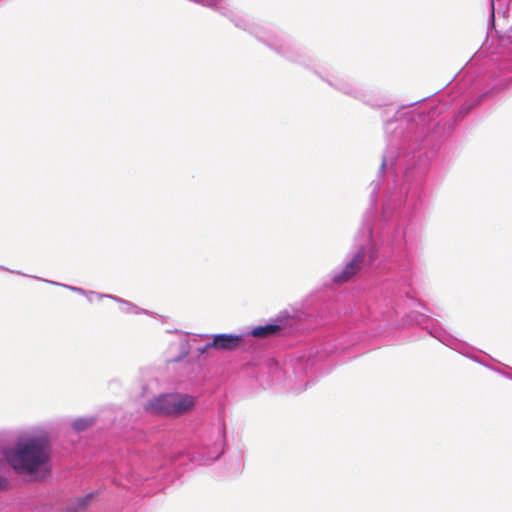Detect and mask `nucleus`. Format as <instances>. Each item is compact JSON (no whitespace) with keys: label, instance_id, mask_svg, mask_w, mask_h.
Masks as SVG:
<instances>
[{"label":"nucleus","instance_id":"obj_6","mask_svg":"<svg viewBox=\"0 0 512 512\" xmlns=\"http://www.w3.org/2000/svg\"><path fill=\"white\" fill-rule=\"evenodd\" d=\"M429 333L447 347L457 351L458 353L476 362L482 363L474 354L476 352V349L469 345L468 343L455 338L454 336L450 335L449 333L441 329L432 328L429 331Z\"/></svg>","mask_w":512,"mask_h":512},{"label":"nucleus","instance_id":"obj_8","mask_svg":"<svg viewBox=\"0 0 512 512\" xmlns=\"http://www.w3.org/2000/svg\"><path fill=\"white\" fill-rule=\"evenodd\" d=\"M287 320H289V317H286L285 319L279 317L272 323L254 327L250 331L244 332V334H246V337L253 336L259 339L274 337L277 336L284 327H286L285 322Z\"/></svg>","mask_w":512,"mask_h":512},{"label":"nucleus","instance_id":"obj_16","mask_svg":"<svg viewBox=\"0 0 512 512\" xmlns=\"http://www.w3.org/2000/svg\"><path fill=\"white\" fill-rule=\"evenodd\" d=\"M427 320V316L421 313H415L413 315V321H415L417 324H423Z\"/></svg>","mask_w":512,"mask_h":512},{"label":"nucleus","instance_id":"obj_21","mask_svg":"<svg viewBox=\"0 0 512 512\" xmlns=\"http://www.w3.org/2000/svg\"><path fill=\"white\" fill-rule=\"evenodd\" d=\"M508 39H509V41L512 43V27H511V28H510V30H509Z\"/></svg>","mask_w":512,"mask_h":512},{"label":"nucleus","instance_id":"obj_4","mask_svg":"<svg viewBox=\"0 0 512 512\" xmlns=\"http://www.w3.org/2000/svg\"><path fill=\"white\" fill-rule=\"evenodd\" d=\"M197 403V397L180 392L161 393L150 398L144 409L152 414L166 417H181L191 412Z\"/></svg>","mask_w":512,"mask_h":512},{"label":"nucleus","instance_id":"obj_10","mask_svg":"<svg viewBox=\"0 0 512 512\" xmlns=\"http://www.w3.org/2000/svg\"><path fill=\"white\" fill-rule=\"evenodd\" d=\"M107 298H111L114 301L120 303V310H121V312H123L125 314H146V315H151V313L148 310L141 309L137 305H135V304H133V303H131L129 301H126V300H124L122 298H119L117 296L108 295Z\"/></svg>","mask_w":512,"mask_h":512},{"label":"nucleus","instance_id":"obj_22","mask_svg":"<svg viewBox=\"0 0 512 512\" xmlns=\"http://www.w3.org/2000/svg\"><path fill=\"white\" fill-rule=\"evenodd\" d=\"M0 269L9 271V269L2 267V266H0Z\"/></svg>","mask_w":512,"mask_h":512},{"label":"nucleus","instance_id":"obj_19","mask_svg":"<svg viewBox=\"0 0 512 512\" xmlns=\"http://www.w3.org/2000/svg\"><path fill=\"white\" fill-rule=\"evenodd\" d=\"M403 281H404V288H403V292H404L406 295H408V294H409L408 288H409L410 284H409V280H408V278H407V276H406V275L404 276Z\"/></svg>","mask_w":512,"mask_h":512},{"label":"nucleus","instance_id":"obj_17","mask_svg":"<svg viewBox=\"0 0 512 512\" xmlns=\"http://www.w3.org/2000/svg\"><path fill=\"white\" fill-rule=\"evenodd\" d=\"M211 348L214 349V346H210V342H208L204 346L198 347L197 351H198L199 354H204V353H206Z\"/></svg>","mask_w":512,"mask_h":512},{"label":"nucleus","instance_id":"obj_1","mask_svg":"<svg viewBox=\"0 0 512 512\" xmlns=\"http://www.w3.org/2000/svg\"><path fill=\"white\" fill-rule=\"evenodd\" d=\"M414 105L399 108L384 121L386 149L378 176L369 186L371 204L377 201L383 173L393 176V186L386 191L378 222L373 227L363 224L343 267L330 273L333 284H345L373 267L385 248L396 257L400 273L412 269L409 250L419 240L420 228L410 214L423 200V171H410L409 165L425 163L439 145L437 132L431 128V112H419Z\"/></svg>","mask_w":512,"mask_h":512},{"label":"nucleus","instance_id":"obj_15","mask_svg":"<svg viewBox=\"0 0 512 512\" xmlns=\"http://www.w3.org/2000/svg\"><path fill=\"white\" fill-rule=\"evenodd\" d=\"M477 103H474V104H470V103H465L461 106V108L459 109L458 111V115H457V118H463L466 114L469 113V111L472 109V107L474 105H476Z\"/></svg>","mask_w":512,"mask_h":512},{"label":"nucleus","instance_id":"obj_20","mask_svg":"<svg viewBox=\"0 0 512 512\" xmlns=\"http://www.w3.org/2000/svg\"><path fill=\"white\" fill-rule=\"evenodd\" d=\"M89 302H93L94 300H99L96 296H86Z\"/></svg>","mask_w":512,"mask_h":512},{"label":"nucleus","instance_id":"obj_18","mask_svg":"<svg viewBox=\"0 0 512 512\" xmlns=\"http://www.w3.org/2000/svg\"><path fill=\"white\" fill-rule=\"evenodd\" d=\"M9 486V481L7 478L0 476V490H5Z\"/></svg>","mask_w":512,"mask_h":512},{"label":"nucleus","instance_id":"obj_9","mask_svg":"<svg viewBox=\"0 0 512 512\" xmlns=\"http://www.w3.org/2000/svg\"><path fill=\"white\" fill-rule=\"evenodd\" d=\"M246 334H215L213 335L210 346L216 350H234L244 341Z\"/></svg>","mask_w":512,"mask_h":512},{"label":"nucleus","instance_id":"obj_3","mask_svg":"<svg viewBox=\"0 0 512 512\" xmlns=\"http://www.w3.org/2000/svg\"><path fill=\"white\" fill-rule=\"evenodd\" d=\"M8 464L20 474H34L50 460L48 441L44 437H31L18 441L5 452Z\"/></svg>","mask_w":512,"mask_h":512},{"label":"nucleus","instance_id":"obj_13","mask_svg":"<svg viewBox=\"0 0 512 512\" xmlns=\"http://www.w3.org/2000/svg\"><path fill=\"white\" fill-rule=\"evenodd\" d=\"M93 423H94L93 418H89V417L78 418L72 422V428L75 431L80 432V431H84L87 428H89L90 426H92Z\"/></svg>","mask_w":512,"mask_h":512},{"label":"nucleus","instance_id":"obj_5","mask_svg":"<svg viewBox=\"0 0 512 512\" xmlns=\"http://www.w3.org/2000/svg\"><path fill=\"white\" fill-rule=\"evenodd\" d=\"M223 447L224 429L218 426L201 439L200 448L193 456V460L200 464L213 462L220 457Z\"/></svg>","mask_w":512,"mask_h":512},{"label":"nucleus","instance_id":"obj_12","mask_svg":"<svg viewBox=\"0 0 512 512\" xmlns=\"http://www.w3.org/2000/svg\"><path fill=\"white\" fill-rule=\"evenodd\" d=\"M92 497H93L92 494H88L84 497L76 498L69 502L68 509L71 512H79V511L83 510L88 505V503L92 500Z\"/></svg>","mask_w":512,"mask_h":512},{"label":"nucleus","instance_id":"obj_7","mask_svg":"<svg viewBox=\"0 0 512 512\" xmlns=\"http://www.w3.org/2000/svg\"><path fill=\"white\" fill-rule=\"evenodd\" d=\"M197 4L213 9L240 29L247 30L249 27V19L244 13L231 9L229 6L219 5L217 0H198Z\"/></svg>","mask_w":512,"mask_h":512},{"label":"nucleus","instance_id":"obj_2","mask_svg":"<svg viewBox=\"0 0 512 512\" xmlns=\"http://www.w3.org/2000/svg\"><path fill=\"white\" fill-rule=\"evenodd\" d=\"M264 43L285 59L313 69L319 77L336 90L356 99L364 100V89L343 72L333 67H322L315 63L309 52L286 34H273Z\"/></svg>","mask_w":512,"mask_h":512},{"label":"nucleus","instance_id":"obj_11","mask_svg":"<svg viewBox=\"0 0 512 512\" xmlns=\"http://www.w3.org/2000/svg\"><path fill=\"white\" fill-rule=\"evenodd\" d=\"M47 283H50L52 285H59V286H62L68 290H71L77 294H80V295H84V296H96L98 299H103V298H106L108 297V294H101V293H98V292H95V291H87L83 288H80V287H76V286H71V285H67V284H61V283H58V282H54V281H50V280H45Z\"/></svg>","mask_w":512,"mask_h":512},{"label":"nucleus","instance_id":"obj_14","mask_svg":"<svg viewBox=\"0 0 512 512\" xmlns=\"http://www.w3.org/2000/svg\"><path fill=\"white\" fill-rule=\"evenodd\" d=\"M495 2L498 3V6H499V9H498V13L500 12V10L502 9V5L503 4H506V11H504V13H510L512 11V0H509V2L506 3V0H491V15H490V18H491V24L494 25V21H495Z\"/></svg>","mask_w":512,"mask_h":512}]
</instances>
